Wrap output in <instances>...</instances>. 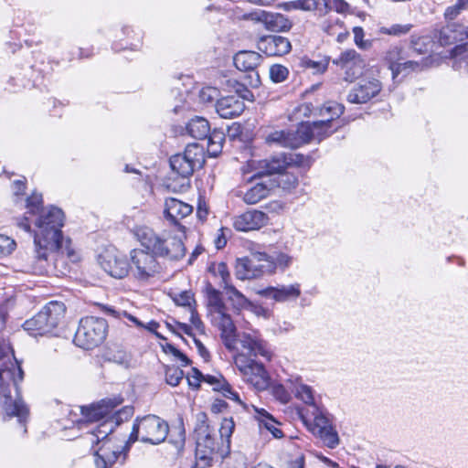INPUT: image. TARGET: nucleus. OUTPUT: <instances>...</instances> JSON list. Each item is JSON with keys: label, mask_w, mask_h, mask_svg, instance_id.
Masks as SVG:
<instances>
[{"label": "nucleus", "mask_w": 468, "mask_h": 468, "mask_svg": "<svg viewBox=\"0 0 468 468\" xmlns=\"http://www.w3.org/2000/svg\"><path fill=\"white\" fill-rule=\"evenodd\" d=\"M26 215H38L35 221L37 230L34 236L35 251L26 258V264L21 271L37 275L48 274L51 271L48 262L49 253L61 248V228L64 225V213L56 207H43L42 195L32 193L26 200ZM18 226L24 230H31L29 218L25 216Z\"/></svg>", "instance_id": "nucleus-1"}, {"label": "nucleus", "mask_w": 468, "mask_h": 468, "mask_svg": "<svg viewBox=\"0 0 468 468\" xmlns=\"http://www.w3.org/2000/svg\"><path fill=\"white\" fill-rule=\"evenodd\" d=\"M203 418H206L204 415ZM235 429L232 418L223 419L219 428V438L203 419L197 424L194 433L196 439V468L212 466L227 457L230 452V438Z\"/></svg>", "instance_id": "nucleus-2"}, {"label": "nucleus", "mask_w": 468, "mask_h": 468, "mask_svg": "<svg viewBox=\"0 0 468 468\" xmlns=\"http://www.w3.org/2000/svg\"><path fill=\"white\" fill-rule=\"evenodd\" d=\"M24 372L13 355L0 348V394L4 398V408L9 416H16L24 424L29 414L28 408L20 399H12V389L18 393V383Z\"/></svg>", "instance_id": "nucleus-3"}, {"label": "nucleus", "mask_w": 468, "mask_h": 468, "mask_svg": "<svg viewBox=\"0 0 468 468\" xmlns=\"http://www.w3.org/2000/svg\"><path fill=\"white\" fill-rule=\"evenodd\" d=\"M207 303V316L213 326L220 331V338L229 351L236 349L237 328L228 307L222 299L221 292L207 284L205 289Z\"/></svg>", "instance_id": "nucleus-4"}, {"label": "nucleus", "mask_w": 468, "mask_h": 468, "mask_svg": "<svg viewBox=\"0 0 468 468\" xmlns=\"http://www.w3.org/2000/svg\"><path fill=\"white\" fill-rule=\"evenodd\" d=\"M134 235L141 246L151 250L157 258L177 261L186 255V246L177 236L159 234L145 226L136 228Z\"/></svg>", "instance_id": "nucleus-5"}, {"label": "nucleus", "mask_w": 468, "mask_h": 468, "mask_svg": "<svg viewBox=\"0 0 468 468\" xmlns=\"http://www.w3.org/2000/svg\"><path fill=\"white\" fill-rule=\"evenodd\" d=\"M329 119L320 120L314 122H302L299 127L300 139L303 141V144L311 141L321 142L328 137L340 126L337 120L344 112V106L336 102H327L319 109V116H325L326 112H331Z\"/></svg>", "instance_id": "nucleus-6"}, {"label": "nucleus", "mask_w": 468, "mask_h": 468, "mask_svg": "<svg viewBox=\"0 0 468 468\" xmlns=\"http://www.w3.org/2000/svg\"><path fill=\"white\" fill-rule=\"evenodd\" d=\"M66 306L61 302H49L35 316L27 320L23 327L33 335H51L63 321Z\"/></svg>", "instance_id": "nucleus-7"}, {"label": "nucleus", "mask_w": 468, "mask_h": 468, "mask_svg": "<svg viewBox=\"0 0 468 468\" xmlns=\"http://www.w3.org/2000/svg\"><path fill=\"white\" fill-rule=\"evenodd\" d=\"M130 269L135 281L148 283L161 276L164 267L155 254L143 248L130 251Z\"/></svg>", "instance_id": "nucleus-8"}, {"label": "nucleus", "mask_w": 468, "mask_h": 468, "mask_svg": "<svg viewBox=\"0 0 468 468\" xmlns=\"http://www.w3.org/2000/svg\"><path fill=\"white\" fill-rule=\"evenodd\" d=\"M169 431L166 421L155 415H147L137 419L133 426L128 443H133L137 440L151 444L163 442Z\"/></svg>", "instance_id": "nucleus-9"}, {"label": "nucleus", "mask_w": 468, "mask_h": 468, "mask_svg": "<svg viewBox=\"0 0 468 468\" xmlns=\"http://www.w3.org/2000/svg\"><path fill=\"white\" fill-rule=\"evenodd\" d=\"M107 332L108 324L105 319L87 316L80 321L74 343L83 349H92L105 340Z\"/></svg>", "instance_id": "nucleus-10"}, {"label": "nucleus", "mask_w": 468, "mask_h": 468, "mask_svg": "<svg viewBox=\"0 0 468 468\" xmlns=\"http://www.w3.org/2000/svg\"><path fill=\"white\" fill-rule=\"evenodd\" d=\"M204 164V148L197 144H188L182 154H175L170 158L172 170L185 181H187L196 169L203 167Z\"/></svg>", "instance_id": "nucleus-11"}, {"label": "nucleus", "mask_w": 468, "mask_h": 468, "mask_svg": "<svg viewBox=\"0 0 468 468\" xmlns=\"http://www.w3.org/2000/svg\"><path fill=\"white\" fill-rule=\"evenodd\" d=\"M234 363L246 383L258 390H263L269 386V376L261 363L247 356L243 352L236 354Z\"/></svg>", "instance_id": "nucleus-12"}, {"label": "nucleus", "mask_w": 468, "mask_h": 468, "mask_svg": "<svg viewBox=\"0 0 468 468\" xmlns=\"http://www.w3.org/2000/svg\"><path fill=\"white\" fill-rule=\"evenodd\" d=\"M273 262L264 252L253 253L250 257L238 259L235 265V275L239 280H250L271 272Z\"/></svg>", "instance_id": "nucleus-13"}, {"label": "nucleus", "mask_w": 468, "mask_h": 468, "mask_svg": "<svg viewBox=\"0 0 468 468\" xmlns=\"http://www.w3.org/2000/svg\"><path fill=\"white\" fill-rule=\"evenodd\" d=\"M313 414L314 420L312 421L305 420L308 430L324 446L335 449L339 444V437L331 420L316 407H314Z\"/></svg>", "instance_id": "nucleus-14"}, {"label": "nucleus", "mask_w": 468, "mask_h": 468, "mask_svg": "<svg viewBox=\"0 0 468 468\" xmlns=\"http://www.w3.org/2000/svg\"><path fill=\"white\" fill-rule=\"evenodd\" d=\"M239 96H226L218 100L216 111L224 119H233L239 116L245 110L244 99L251 96L250 91L243 85L236 81L233 86Z\"/></svg>", "instance_id": "nucleus-15"}, {"label": "nucleus", "mask_w": 468, "mask_h": 468, "mask_svg": "<svg viewBox=\"0 0 468 468\" xmlns=\"http://www.w3.org/2000/svg\"><path fill=\"white\" fill-rule=\"evenodd\" d=\"M333 63L343 71L344 80L347 82H353L360 77L367 66L366 60L355 49L342 52Z\"/></svg>", "instance_id": "nucleus-16"}, {"label": "nucleus", "mask_w": 468, "mask_h": 468, "mask_svg": "<svg viewBox=\"0 0 468 468\" xmlns=\"http://www.w3.org/2000/svg\"><path fill=\"white\" fill-rule=\"evenodd\" d=\"M382 90L381 82L375 79L361 80L348 93L347 101L354 104H363L375 98Z\"/></svg>", "instance_id": "nucleus-17"}, {"label": "nucleus", "mask_w": 468, "mask_h": 468, "mask_svg": "<svg viewBox=\"0 0 468 468\" xmlns=\"http://www.w3.org/2000/svg\"><path fill=\"white\" fill-rule=\"evenodd\" d=\"M101 268L112 277L122 279L131 273L130 261L117 251H107L100 257Z\"/></svg>", "instance_id": "nucleus-18"}, {"label": "nucleus", "mask_w": 468, "mask_h": 468, "mask_svg": "<svg viewBox=\"0 0 468 468\" xmlns=\"http://www.w3.org/2000/svg\"><path fill=\"white\" fill-rule=\"evenodd\" d=\"M110 432H106L105 431H101V429L98 431L96 434L98 441H101V446L96 451L95 454V465L97 468H110L113 465L121 452L119 450H114L111 438L109 437Z\"/></svg>", "instance_id": "nucleus-19"}, {"label": "nucleus", "mask_w": 468, "mask_h": 468, "mask_svg": "<svg viewBox=\"0 0 468 468\" xmlns=\"http://www.w3.org/2000/svg\"><path fill=\"white\" fill-rule=\"evenodd\" d=\"M193 207L188 203L175 197H168L165 201L164 217L171 225L176 226L179 230L184 231L185 226L180 221L191 215Z\"/></svg>", "instance_id": "nucleus-20"}, {"label": "nucleus", "mask_w": 468, "mask_h": 468, "mask_svg": "<svg viewBox=\"0 0 468 468\" xmlns=\"http://www.w3.org/2000/svg\"><path fill=\"white\" fill-rule=\"evenodd\" d=\"M269 222L266 213L260 210H248L233 218V227L238 231L260 229Z\"/></svg>", "instance_id": "nucleus-21"}, {"label": "nucleus", "mask_w": 468, "mask_h": 468, "mask_svg": "<svg viewBox=\"0 0 468 468\" xmlns=\"http://www.w3.org/2000/svg\"><path fill=\"white\" fill-rule=\"evenodd\" d=\"M258 48L269 57H281L291 51L292 45L285 37L270 35L259 40Z\"/></svg>", "instance_id": "nucleus-22"}, {"label": "nucleus", "mask_w": 468, "mask_h": 468, "mask_svg": "<svg viewBox=\"0 0 468 468\" xmlns=\"http://www.w3.org/2000/svg\"><path fill=\"white\" fill-rule=\"evenodd\" d=\"M239 342L243 350H246L250 356H261L268 360L271 359V352L267 343L261 339L257 333H242L239 335Z\"/></svg>", "instance_id": "nucleus-23"}, {"label": "nucleus", "mask_w": 468, "mask_h": 468, "mask_svg": "<svg viewBox=\"0 0 468 468\" xmlns=\"http://www.w3.org/2000/svg\"><path fill=\"white\" fill-rule=\"evenodd\" d=\"M252 19L262 23L267 30L274 32H286L292 27V22L280 13L261 11L253 14Z\"/></svg>", "instance_id": "nucleus-24"}, {"label": "nucleus", "mask_w": 468, "mask_h": 468, "mask_svg": "<svg viewBox=\"0 0 468 468\" xmlns=\"http://www.w3.org/2000/svg\"><path fill=\"white\" fill-rule=\"evenodd\" d=\"M267 144H276L285 148L295 149L303 144V141L300 139L299 127L297 130H275L270 132L265 136Z\"/></svg>", "instance_id": "nucleus-25"}, {"label": "nucleus", "mask_w": 468, "mask_h": 468, "mask_svg": "<svg viewBox=\"0 0 468 468\" xmlns=\"http://www.w3.org/2000/svg\"><path fill=\"white\" fill-rule=\"evenodd\" d=\"M121 401L112 399H102L97 404H92L90 407H81V413L87 421H98L111 413V411Z\"/></svg>", "instance_id": "nucleus-26"}, {"label": "nucleus", "mask_w": 468, "mask_h": 468, "mask_svg": "<svg viewBox=\"0 0 468 468\" xmlns=\"http://www.w3.org/2000/svg\"><path fill=\"white\" fill-rule=\"evenodd\" d=\"M261 296L274 299L278 302H285L291 299H296L301 294L299 283L291 285H282L278 287H268L259 292Z\"/></svg>", "instance_id": "nucleus-27"}, {"label": "nucleus", "mask_w": 468, "mask_h": 468, "mask_svg": "<svg viewBox=\"0 0 468 468\" xmlns=\"http://www.w3.org/2000/svg\"><path fill=\"white\" fill-rule=\"evenodd\" d=\"M66 255L67 258L72 261L76 262L79 261V255L75 251V250L71 246L70 239L64 240L63 236L61 235V248L56 249L54 251L49 253L48 262L51 265V271L48 273H53L58 269V257Z\"/></svg>", "instance_id": "nucleus-28"}, {"label": "nucleus", "mask_w": 468, "mask_h": 468, "mask_svg": "<svg viewBox=\"0 0 468 468\" xmlns=\"http://www.w3.org/2000/svg\"><path fill=\"white\" fill-rule=\"evenodd\" d=\"M234 64L239 70L250 71L255 69L261 61V56L255 51H240L234 56Z\"/></svg>", "instance_id": "nucleus-29"}, {"label": "nucleus", "mask_w": 468, "mask_h": 468, "mask_svg": "<svg viewBox=\"0 0 468 468\" xmlns=\"http://www.w3.org/2000/svg\"><path fill=\"white\" fill-rule=\"evenodd\" d=\"M293 157H288L287 154H279L271 156L270 159L262 161V168H265L268 174H280L286 170L292 165Z\"/></svg>", "instance_id": "nucleus-30"}, {"label": "nucleus", "mask_w": 468, "mask_h": 468, "mask_svg": "<svg viewBox=\"0 0 468 468\" xmlns=\"http://www.w3.org/2000/svg\"><path fill=\"white\" fill-rule=\"evenodd\" d=\"M186 131L193 138L203 140L210 133V125L205 118L196 116L188 122Z\"/></svg>", "instance_id": "nucleus-31"}, {"label": "nucleus", "mask_w": 468, "mask_h": 468, "mask_svg": "<svg viewBox=\"0 0 468 468\" xmlns=\"http://www.w3.org/2000/svg\"><path fill=\"white\" fill-rule=\"evenodd\" d=\"M427 66L425 59H421L420 61L415 60H402L396 66L395 69L392 71V79L396 80L399 75L407 76L411 72H418L424 69Z\"/></svg>", "instance_id": "nucleus-32"}, {"label": "nucleus", "mask_w": 468, "mask_h": 468, "mask_svg": "<svg viewBox=\"0 0 468 468\" xmlns=\"http://www.w3.org/2000/svg\"><path fill=\"white\" fill-rule=\"evenodd\" d=\"M224 291L233 309L241 311L251 306V302L235 286H228V288L224 289Z\"/></svg>", "instance_id": "nucleus-33"}, {"label": "nucleus", "mask_w": 468, "mask_h": 468, "mask_svg": "<svg viewBox=\"0 0 468 468\" xmlns=\"http://www.w3.org/2000/svg\"><path fill=\"white\" fill-rule=\"evenodd\" d=\"M269 188L264 184H256L245 192L243 200L247 204H256L265 198L269 195Z\"/></svg>", "instance_id": "nucleus-34"}, {"label": "nucleus", "mask_w": 468, "mask_h": 468, "mask_svg": "<svg viewBox=\"0 0 468 468\" xmlns=\"http://www.w3.org/2000/svg\"><path fill=\"white\" fill-rule=\"evenodd\" d=\"M208 271L213 274V276L219 277L221 279L220 285L223 289L232 285L230 272L225 262H212L208 267Z\"/></svg>", "instance_id": "nucleus-35"}, {"label": "nucleus", "mask_w": 468, "mask_h": 468, "mask_svg": "<svg viewBox=\"0 0 468 468\" xmlns=\"http://www.w3.org/2000/svg\"><path fill=\"white\" fill-rule=\"evenodd\" d=\"M207 153L210 156H218L221 153L225 140L224 133L219 131H213L208 134Z\"/></svg>", "instance_id": "nucleus-36"}, {"label": "nucleus", "mask_w": 468, "mask_h": 468, "mask_svg": "<svg viewBox=\"0 0 468 468\" xmlns=\"http://www.w3.org/2000/svg\"><path fill=\"white\" fill-rule=\"evenodd\" d=\"M404 59L403 49L399 46L390 47L384 56V62L391 72L395 69L396 66Z\"/></svg>", "instance_id": "nucleus-37"}, {"label": "nucleus", "mask_w": 468, "mask_h": 468, "mask_svg": "<svg viewBox=\"0 0 468 468\" xmlns=\"http://www.w3.org/2000/svg\"><path fill=\"white\" fill-rule=\"evenodd\" d=\"M295 395L305 404L314 406V397L311 387L304 384H299L295 388Z\"/></svg>", "instance_id": "nucleus-38"}, {"label": "nucleus", "mask_w": 468, "mask_h": 468, "mask_svg": "<svg viewBox=\"0 0 468 468\" xmlns=\"http://www.w3.org/2000/svg\"><path fill=\"white\" fill-rule=\"evenodd\" d=\"M184 378V372L178 367H167L165 369V380L166 383L176 387Z\"/></svg>", "instance_id": "nucleus-39"}, {"label": "nucleus", "mask_w": 468, "mask_h": 468, "mask_svg": "<svg viewBox=\"0 0 468 468\" xmlns=\"http://www.w3.org/2000/svg\"><path fill=\"white\" fill-rule=\"evenodd\" d=\"M288 75L289 70L283 65L274 64L270 68V78L273 82H282L288 78Z\"/></svg>", "instance_id": "nucleus-40"}, {"label": "nucleus", "mask_w": 468, "mask_h": 468, "mask_svg": "<svg viewBox=\"0 0 468 468\" xmlns=\"http://www.w3.org/2000/svg\"><path fill=\"white\" fill-rule=\"evenodd\" d=\"M300 66L303 69H312L314 73H323L327 69V62L314 61L308 58L300 60Z\"/></svg>", "instance_id": "nucleus-41"}, {"label": "nucleus", "mask_w": 468, "mask_h": 468, "mask_svg": "<svg viewBox=\"0 0 468 468\" xmlns=\"http://www.w3.org/2000/svg\"><path fill=\"white\" fill-rule=\"evenodd\" d=\"M16 247V243L13 239L0 234V257L11 254Z\"/></svg>", "instance_id": "nucleus-42"}, {"label": "nucleus", "mask_w": 468, "mask_h": 468, "mask_svg": "<svg viewBox=\"0 0 468 468\" xmlns=\"http://www.w3.org/2000/svg\"><path fill=\"white\" fill-rule=\"evenodd\" d=\"M293 9L312 11L317 8L316 0H296L288 4Z\"/></svg>", "instance_id": "nucleus-43"}, {"label": "nucleus", "mask_w": 468, "mask_h": 468, "mask_svg": "<svg viewBox=\"0 0 468 468\" xmlns=\"http://www.w3.org/2000/svg\"><path fill=\"white\" fill-rule=\"evenodd\" d=\"M272 394L276 399L283 404L289 402L291 399L290 392H288L285 387L281 384H277L272 387Z\"/></svg>", "instance_id": "nucleus-44"}, {"label": "nucleus", "mask_w": 468, "mask_h": 468, "mask_svg": "<svg viewBox=\"0 0 468 468\" xmlns=\"http://www.w3.org/2000/svg\"><path fill=\"white\" fill-rule=\"evenodd\" d=\"M177 305L188 307L189 310L194 309L192 303L195 302L193 294L190 292L185 291L175 298Z\"/></svg>", "instance_id": "nucleus-45"}, {"label": "nucleus", "mask_w": 468, "mask_h": 468, "mask_svg": "<svg viewBox=\"0 0 468 468\" xmlns=\"http://www.w3.org/2000/svg\"><path fill=\"white\" fill-rule=\"evenodd\" d=\"M325 5L337 13H345L349 9V5L345 0H328Z\"/></svg>", "instance_id": "nucleus-46"}, {"label": "nucleus", "mask_w": 468, "mask_h": 468, "mask_svg": "<svg viewBox=\"0 0 468 468\" xmlns=\"http://www.w3.org/2000/svg\"><path fill=\"white\" fill-rule=\"evenodd\" d=\"M204 375L197 368H192L191 373L187 376V381L190 387L198 388L201 381H203Z\"/></svg>", "instance_id": "nucleus-47"}, {"label": "nucleus", "mask_w": 468, "mask_h": 468, "mask_svg": "<svg viewBox=\"0 0 468 468\" xmlns=\"http://www.w3.org/2000/svg\"><path fill=\"white\" fill-rule=\"evenodd\" d=\"M277 421L273 418L264 419V423L261 424L264 426L274 438H282L283 436L282 431L276 427Z\"/></svg>", "instance_id": "nucleus-48"}, {"label": "nucleus", "mask_w": 468, "mask_h": 468, "mask_svg": "<svg viewBox=\"0 0 468 468\" xmlns=\"http://www.w3.org/2000/svg\"><path fill=\"white\" fill-rule=\"evenodd\" d=\"M412 26L410 24H407V25H393L391 26L389 28H387L385 29V33L388 34V35H395V36H399V35H404V34H407L410 32V30L411 29Z\"/></svg>", "instance_id": "nucleus-49"}, {"label": "nucleus", "mask_w": 468, "mask_h": 468, "mask_svg": "<svg viewBox=\"0 0 468 468\" xmlns=\"http://www.w3.org/2000/svg\"><path fill=\"white\" fill-rule=\"evenodd\" d=\"M426 40L427 37H411L410 43L412 48L419 54L426 52Z\"/></svg>", "instance_id": "nucleus-50"}, {"label": "nucleus", "mask_w": 468, "mask_h": 468, "mask_svg": "<svg viewBox=\"0 0 468 468\" xmlns=\"http://www.w3.org/2000/svg\"><path fill=\"white\" fill-rule=\"evenodd\" d=\"M271 261L273 262V269L275 266L284 269L291 265L292 259L285 253H279L274 260Z\"/></svg>", "instance_id": "nucleus-51"}, {"label": "nucleus", "mask_w": 468, "mask_h": 468, "mask_svg": "<svg viewBox=\"0 0 468 468\" xmlns=\"http://www.w3.org/2000/svg\"><path fill=\"white\" fill-rule=\"evenodd\" d=\"M190 322L192 325L201 334L205 332V325L203 322L201 321L198 314L197 313L196 309L190 310Z\"/></svg>", "instance_id": "nucleus-52"}, {"label": "nucleus", "mask_w": 468, "mask_h": 468, "mask_svg": "<svg viewBox=\"0 0 468 468\" xmlns=\"http://www.w3.org/2000/svg\"><path fill=\"white\" fill-rule=\"evenodd\" d=\"M102 309V311L106 314H109L111 316H113V317H121V313L117 312L115 309H113L112 307L111 306H106V305H102L101 304L100 305ZM122 314L125 317H127L130 321H132L133 323L134 319H135V316L132 315V314H127L125 311H123L122 313Z\"/></svg>", "instance_id": "nucleus-53"}, {"label": "nucleus", "mask_w": 468, "mask_h": 468, "mask_svg": "<svg viewBox=\"0 0 468 468\" xmlns=\"http://www.w3.org/2000/svg\"><path fill=\"white\" fill-rule=\"evenodd\" d=\"M223 380H225V379L222 378L221 375H218V376L206 375V376H204V378H203V381L213 386V388L215 390H218L219 388V387L223 383Z\"/></svg>", "instance_id": "nucleus-54"}, {"label": "nucleus", "mask_w": 468, "mask_h": 468, "mask_svg": "<svg viewBox=\"0 0 468 468\" xmlns=\"http://www.w3.org/2000/svg\"><path fill=\"white\" fill-rule=\"evenodd\" d=\"M314 111V106L310 102H304L296 108V113L299 116L309 117Z\"/></svg>", "instance_id": "nucleus-55"}, {"label": "nucleus", "mask_w": 468, "mask_h": 468, "mask_svg": "<svg viewBox=\"0 0 468 468\" xmlns=\"http://www.w3.org/2000/svg\"><path fill=\"white\" fill-rule=\"evenodd\" d=\"M166 348L176 357H178L182 363L183 366H187L190 363V360L187 358L186 355H184L182 352H180L177 348H176L173 345L167 344Z\"/></svg>", "instance_id": "nucleus-56"}, {"label": "nucleus", "mask_w": 468, "mask_h": 468, "mask_svg": "<svg viewBox=\"0 0 468 468\" xmlns=\"http://www.w3.org/2000/svg\"><path fill=\"white\" fill-rule=\"evenodd\" d=\"M26 189V182L23 180H16L13 183L14 195L18 197L23 195Z\"/></svg>", "instance_id": "nucleus-57"}, {"label": "nucleus", "mask_w": 468, "mask_h": 468, "mask_svg": "<svg viewBox=\"0 0 468 468\" xmlns=\"http://www.w3.org/2000/svg\"><path fill=\"white\" fill-rule=\"evenodd\" d=\"M460 12L461 10L456 6V5H453L447 7L444 16L447 19L452 20L460 14Z\"/></svg>", "instance_id": "nucleus-58"}, {"label": "nucleus", "mask_w": 468, "mask_h": 468, "mask_svg": "<svg viewBox=\"0 0 468 468\" xmlns=\"http://www.w3.org/2000/svg\"><path fill=\"white\" fill-rule=\"evenodd\" d=\"M227 408V403L223 399H215L211 405V410L214 413H219Z\"/></svg>", "instance_id": "nucleus-59"}, {"label": "nucleus", "mask_w": 468, "mask_h": 468, "mask_svg": "<svg viewBox=\"0 0 468 468\" xmlns=\"http://www.w3.org/2000/svg\"><path fill=\"white\" fill-rule=\"evenodd\" d=\"M254 410L257 413L256 419L259 420L260 425L264 423V419L267 420V418H273L271 414H269L264 409H258L257 407H254Z\"/></svg>", "instance_id": "nucleus-60"}, {"label": "nucleus", "mask_w": 468, "mask_h": 468, "mask_svg": "<svg viewBox=\"0 0 468 468\" xmlns=\"http://www.w3.org/2000/svg\"><path fill=\"white\" fill-rule=\"evenodd\" d=\"M159 327V324L155 321H151L147 324H144V328L147 329L149 332L154 333L158 338L164 339V336L160 335L156 329Z\"/></svg>", "instance_id": "nucleus-61"}, {"label": "nucleus", "mask_w": 468, "mask_h": 468, "mask_svg": "<svg viewBox=\"0 0 468 468\" xmlns=\"http://www.w3.org/2000/svg\"><path fill=\"white\" fill-rule=\"evenodd\" d=\"M194 342L197 347L200 356L207 360L209 357V352L207 350V348L204 346L200 340L194 337Z\"/></svg>", "instance_id": "nucleus-62"}, {"label": "nucleus", "mask_w": 468, "mask_h": 468, "mask_svg": "<svg viewBox=\"0 0 468 468\" xmlns=\"http://www.w3.org/2000/svg\"><path fill=\"white\" fill-rule=\"evenodd\" d=\"M218 390L220 391L222 393V395L228 399H229V397H230V395L234 391L232 389L231 386L225 380H223V383L221 384V386L219 387V388Z\"/></svg>", "instance_id": "nucleus-63"}, {"label": "nucleus", "mask_w": 468, "mask_h": 468, "mask_svg": "<svg viewBox=\"0 0 468 468\" xmlns=\"http://www.w3.org/2000/svg\"><path fill=\"white\" fill-rule=\"evenodd\" d=\"M355 42L357 46L362 47L363 29L361 27H355Z\"/></svg>", "instance_id": "nucleus-64"}]
</instances>
